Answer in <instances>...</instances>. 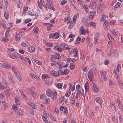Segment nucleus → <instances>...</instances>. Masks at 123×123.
I'll return each mask as SVG.
<instances>
[{"label": "nucleus", "instance_id": "f257e3e1", "mask_svg": "<svg viewBox=\"0 0 123 123\" xmlns=\"http://www.w3.org/2000/svg\"><path fill=\"white\" fill-rule=\"evenodd\" d=\"M27 90L29 93L34 98H36L37 97V95L35 92V90L34 87H31V88H27Z\"/></svg>", "mask_w": 123, "mask_h": 123}, {"label": "nucleus", "instance_id": "f03ea898", "mask_svg": "<svg viewBox=\"0 0 123 123\" xmlns=\"http://www.w3.org/2000/svg\"><path fill=\"white\" fill-rule=\"evenodd\" d=\"M75 22L72 21L71 19H69L68 21L67 22V23L69 24L68 27V28L70 29L72 28L73 26L75 25Z\"/></svg>", "mask_w": 123, "mask_h": 123}, {"label": "nucleus", "instance_id": "7ed1b4c3", "mask_svg": "<svg viewBox=\"0 0 123 123\" xmlns=\"http://www.w3.org/2000/svg\"><path fill=\"white\" fill-rule=\"evenodd\" d=\"M100 73L101 77L103 80L105 81L106 80L107 78L106 75V72L103 70H101L100 71Z\"/></svg>", "mask_w": 123, "mask_h": 123}, {"label": "nucleus", "instance_id": "20e7f679", "mask_svg": "<svg viewBox=\"0 0 123 123\" xmlns=\"http://www.w3.org/2000/svg\"><path fill=\"white\" fill-rule=\"evenodd\" d=\"M87 75L88 79L90 80H91L93 76V72L91 69H90L89 70Z\"/></svg>", "mask_w": 123, "mask_h": 123}, {"label": "nucleus", "instance_id": "39448f33", "mask_svg": "<svg viewBox=\"0 0 123 123\" xmlns=\"http://www.w3.org/2000/svg\"><path fill=\"white\" fill-rule=\"evenodd\" d=\"M105 8V6L103 5H99L97 7L98 11V12H100L101 11H103Z\"/></svg>", "mask_w": 123, "mask_h": 123}, {"label": "nucleus", "instance_id": "423d86ee", "mask_svg": "<svg viewBox=\"0 0 123 123\" xmlns=\"http://www.w3.org/2000/svg\"><path fill=\"white\" fill-rule=\"evenodd\" d=\"M97 3V1H93L92 4L89 6V8L92 9H94L96 8Z\"/></svg>", "mask_w": 123, "mask_h": 123}, {"label": "nucleus", "instance_id": "0eeeda50", "mask_svg": "<svg viewBox=\"0 0 123 123\" xmlns=\"http://www.w3.org/2000/svg\"><path fill=\"white\" fill-rule=\"evenodd\" d=\"M52 91L49 88H48L46 91V95L48 97H50L52 95Z\"/></svg>", "mask_w": 123, "mask_h": 123}, {"label": "nucleus", "instance_id": "6e6552de", "mask_svg": "<svg viewBox=\"0 0 123 123\" xmlns=\"http://www.w3.org/2000/svg\"><path fill=\"white\" fill-rule=\"evenodd\" d=\"M91 15H90L89 16V19L90 20H92L94 17V15H95L96 13V11H94L93 12H90Z\"/></svg>", "mask_w": 123, "mask_h": 123}, {"label": "nucleus", "instance_id": "1a4fd4ad", "mask_svg": "<svg viewBox=\"0 0 123 123\" xmlns=\"http://www.w3.org/2000/svg\"><path fill=\"white\" fill-rule=\"evenodd\" d=\"M28 50L29 52L33 53L35 51V49L34 47L31 46L29 47L28 49Z\"/></svg>", "mask_w": 123, "mask_h": 123}, {"label": "nucleus", "instance_id": "9d476101", "mask_svg": "<svg viewBox=\"0 0 123 123\" xmlns=\"http://www.w3.org/2000/svg\"><path fill=\"white\" fill-rule=\"evenodd\" d=\"M59 46L60 48L64 50L66 48H67V45L64 43H61Z\"/></svg>", "mask_w": 123, "mask_h": 123}, {"label": "nucleus", "instance_id": "9b49d317", "mask_svg": "<svg viewBox=\"0 0 123 123\" xmlns=\"http://www.w3.org/2000/svg\"><path fill=\"white\" fill-rule=\"evenodd\" d=\"M93 88L94 92L95 93L98 92L99 91V89L95 84L93 85Z\"/></svg>", "mask_w": 123, "mask_h": 123}, {"label": "nucleus", "instance_id": "f8f14e48", "mask_svg": "<svg viewBox=\"0 0 123 123\" xmlns=\"http://www.w3.org/2000/svg\"><path fill=\"white\" fill-rule=\"evenodd\" d=\"M80 32L81 34H85L86 31L85 29L84 28L83 26H82L81 27V29H80Z\"/></svg>", "mask_w": 123, "mask_h": 123}, {"label": "nucleus", "instance_id": "ddd939ff", "mask_svg": "<svg viewBox=\"0 0 123 123\" xmlns=\"http://www.w3.org/2000/svg\"><path fill=\"white\" fill-rule=\"evenodd\" d=\"M50 73L52 75L54 76L55 77L58 76L57 72H55L54 71H51L50 72Z\"/></svg>", "mask_w": 123, "mask_h": 123}, {"label": "nucleus", "instance_id": "4468645a", "mask_svg": "<svg viewBox=\"0 0 123 123\" xmlns=\"http://www.w3.org/2000/svg\"><path fill=\"white\" fill-rule=\"evenodd\" d=\"M22 111L20 110H19L17 111H16V114L17 116H19L23 114Z\"/></svg>", "mask_w": 123, "mask_h": 123}, {"label": "nucleus", "instance_id": "2eb2a0df", "mask_svg": "<svg viewBox=\"0 0 123 123\" xmlns=\"http://www.w3.org/2000/svg\"><path fill=\"white\" fill-rule=\"evenodd\" d=\"M76 95L75 96V98H77L80 97V95L81 94V91L79 90V89L76 90Z\"/></svg>", "mask_w": 123, "mask_h": 123}, {"label": "nucleus", "instance_id": "dca6fc26", "mask_svg": "<svg viewBox=\"0 0 123 123\" xmlns=\"http://www.w3.org/2000/svg\"><path fill=\"white\" fill-rule=\"evenodd\" d=\"M15 103L17 105H19L20 104V102L18 97H15Z\"/></svg>", "mask_w": 123, "mask_h": 123}, {"label": "nucleus", "instance_id": "f3484780", "mask_svg": "<svg viewBox=\"0 0 123 123\" xmlns=\"http://www.w3.org/2000/svg\"><path fill=\"white\" fill-rule=\"evenodd\" d=\"M15 37L16 41H18L20 40V36L19 35L17 32L16 33Z\"/></svg>", "mask_w": 123, "mask_h": 123}, {"label": "nucleus", "instance_id": "a211bd4d", "mask_svg": "<svg viewBox=\"0 0 123 123\" xmlns=\"http://www.w3.org/2000/svg\"><path fill=\"white\" fill-rule=\"evenodd\" d=\"M52 98L53 100L57 98V97L56 92H55L53 93Z\"/></svg>", "mask_w": 123, "mask_h": 123}, {"label": "nucleus", "instance_id": "6ab92c4d", "mask_svg": "<svg viewBox=\"0 0 123 123\" xmlns=\"http://www.w3.org/2000/svg\"><path fill=\"white\" fill-rule=\"evenodd\" d=\"M54 49L55 50H57L59 52H61L62 51V48H60L59 45H58L57 46H55L54 47Z\"/></svg>", "mask_w": 123, "mask_h": 123}, {"label": "nucleus", "instance_id": "aec40b11", "mask_svg": "<svg viewBox=\"0 0 123 123\" xmlns=\"http://www.w3.org/2000/svg\"><path fill=\"white\" fill-rule=\"evenodd\" d=\"M118 82L120 88L122 89L123 88V84L122 81L120 80H118Z\"/></svg>", "mask_w": 123, "mask_h": 123}, {"label": "nucleus", "instance_id": "412c9836", "mask_svg": "<svg viewBox=\"0 0 123 123\" xmlns=\"http://www.w3.org/2000/svg\"><path fill=\"white\" fill-rule=\"evenodd\" d=\"M96 101L99 103L100 105H101L102 104V102H101L100 100V99L99 97H97L96 98Z\"/></svg>", "mask_w": 123, "mask_h": 123}, {"label": "nucleus", "instance_id": "4be33fe9", "mask_svg": "<svg viewBox=\"0 0 123 123\" xmlns=\"http://www.w3.org/2000/svg\"><path fill=\"white\" fill-rule=\"evenodd\" d=\"M33 30L34 33L36 34H37L39 31L37 27L36 26L33 29Z\"/></svg>", "mask_w": 123, "mask_h": 123}, {"label": "nucleus", "instance_id": "5701e85b", "mask_svg": "<svg viewBox=\"0 0 123 123\" xmlns=\"http://www.w3.org/2000/svg\"><path fill=\"white\" fill-rule=\"evenodd\" d=\"M108 22L107 20H105L104 22V27L105 29H107V27H108L107 26L108 25Z\"/></svg>", "mask_w": 123, "mask_h": 123}, {"label": "nucleus", "instance_id": "b1692460", "mask_svg": "<svg viewBox=\"0 0 123 123\" xmlns=\"http://www.w3.org/2000/svg\"><path fill=\"white\" fill-rule=\"evenodd\" d=\"M117 102L119 107L121 108H122L123 109V105L121 104V103L120 102V101L119 100H118L117 101Z\"/></svg>", "mask_w": 123, "mask_h": 123}, {"label": "nucleus", "instance_id": "393cba45", "mask_svg": "<svg viewBox=\"0 0 123 123\" xmlns=\"http://www.w3.org/2000/svg\"><path fill=\"white\" fill-rule=\"evenodd\" d=\"M53 37L54 39L58 38L59 37V35L57 33H53Z\"/></svg>", "mask_w": 123, "mask_h": 123}, {"label": "nucleus", "instance_id": "a878e982", "mask_svg": "<svg viewBox=\"0 0 123 123\" xmlns=\"http://www.w3.org/2000/svg\"><path fill=\"white\" fill-rule=\"evenodd\" d=\"M54 55L55 58L57 59H59L61 58V56L58 53H56Z\"/></svg>", "mask_w": 123, "mask_h": 123}, {"label": "nucleus", "instance_id": "bb28decb", "mask_svg": "<svg viewBox=\"0 0 123 123\" xmlns=\"http://www.w3.org/2000/svg\"><path fill=\"white\" fill-rule=\"evenodd\" d=\"M98 38V37L97 36H96L95 37L94 42L95 44H96L98 42L99 40Z\"/></svg>", "mask_w": 123, "mask_h": 123}, {"label": "nucleus", "instance_id": "cd10ccee", "mask_svg": "<svg viewBox=\"0 0 123 123\" xmlns=\"http://www.w3.org/2000/svg\"><path fill=\"white\" fill-rule=\"evenodd\" d=\"M58 73V76L59 75H63V72L62 69H60L58 71V72H57Z\"/></svg>", "mask_w": 123, "mask_h": 123}, {"label": "nucleus", "instance_id": "c85d7f7f", "mask_svg": "<svg viewBox=\"0 0 123 123\" xmlns=\"http://www.w3.org/2000/svg\"><path fill=\"white\" fill-rule=\"evenodd\" d=\"M81 39L80 37H78L76 41V44H78L79 43Z\"/></svg>", "mask_w": 123, "mask_h": 123}, {"label": "nucleus", "instance_id": "c756f323", "mask_svg": "<svg viewBox=\"0 0 123 123\" xmlns=\"http://www.w3.org/2000/svg\"><path fill=\"white\" fill-rule=\"evenodd\" d=\"M101 18L100 19V20L102 22H103L106 19V17L105 15L103 14L102 15Z\"/></svg>", "mask_w": 123, "mask_h": 123}, {"label": "nucleus", "instance_id": "7c9ffc66", "mask_svg": "<svg viewBox=\"0 0 123 123\" xmlns=\"http://www.w3.org/2000/svg\"><path fill=\"white\" fill-rule=\"evenodd\" d=\"M55 55H52L51 56V60L52 62H54L55 61Z\"/></svg>", "mask_w": 123, "mask_h": 123}, {"label": "nucleus", "instance_id": "2f4dec72", "mask_svg": "<svg viewBox=\"0 0 123 123\" xmlns=\"http://www.w3.org/2000/svg\"><path fill=\"white\" fill-rule=\"evenodd\" d=\"M114 85V83L111 80L109 81V86L111 87Z\"/></svg>", "mask_w": 123, "mask_h": 123}, {"label": "nucleus", "instance_id": "473e14b6", "mask_svg": "<svg viewBox=\"0 0 123 123\" xmlns=\"http://www.w3.org/2000/svg\"><path fill=\"white\" fill-rule=\"evenodd\" d=\"M48 8L49 9H51L53 11H55V9L50 4H49L48 5Z\"/></svg>", "mask_w": 123, "mask_h": 123}, {"label": "nucleus", "instance_id": "72a5a7b5", "mask_svg": "<svg viewBox=\"0 0 123 123\" xmlns=\"http://www.w3.org/2000/svg\"><path fill=\"white\" fill-rule=\"evenodd\" d=\"M28 7L27 6L24 7L23 8V13H24V12L27 11L28 10Z\"/></svg>", "mask_w": 123, "mask_h": 123}, {"label": "nucleus", "instance_id": "f704fd0d", "mask_svg": "<svg viewBox=\"0 0 123 123\" xmlns=\"http://www.w3.org/2000/svg\"><path fill=\"white\" fill-rule=\"evenodd\" d=\"M42 117L43 119V121L45 123H47V122L48 121L46 117L43 116H42Z\"/></svg>", "mask_w": 123, "mask_h": 123}, {"label": "nucleus", "instance_id": "c9c22d12", "mask_svg": "<svg viewBox=\"0 0 123 123\" xmlns=\"http://www.w3.org/2000/svg\"><path fill=\"white\" fill-rule=\"evenodd\" d=\"M9 14L7 12H5L4 13V16L5 18L7 19L8 18Z\"/></svg>", "mask_w": 123, "mask_h": 123}, {"label": "nucleus", "instance_id": "e433bc0d", "mask_svg": "<svg viewBox=\"0 0 123 123\" xmlns=\"http://www.w3.org/2000/svg\"><path fill=\"white\" fill-rule=\"evenodd\" d=\"M88 25L92 26H94L96 25L95 23L92 22L89 23Z\"/></svg>", "mask_w": 123, "mask_h": 123}, {"label": "nucleus", "instance_id": "4c0bfd02", "mask_svg": "<svg viewBox=\"0 0 123 123\" xmlns=\"http://www.w3.org/2000/svg\"><path fill=\"white\" fill-rule=\"evenodd\" d=\"M47 78H48V74H43L42 76V78L43 79Z\"/></svg>", "mask_w": 123, "mask_h": 123}, {"label": "nucleus", "instance_id": "58836bf2", "mask_svg": "<svg viewBox=\"0 0 123 123\" xmlns=\"http://www.w3.org/2000/svg\"><path fill=\"white\" fill-rule=\"evenodd\" d=\"M70 69L72 70L74 69L75 68V66L74 65L73 63H70Z\"/></svg>", "mask_w": 123, "mask_h": 123}, {"label": "nucleus", "instance_id": "ea45409f", "mask_svg": "<svg viewBox=\"0 0 123 123\" xmlns=\"http://www.w3.org/2000/svg\"><path fill=\"white\" fill-rule=\"evenodd\" d=\"M55 66L57 67L58 68H61L62 67L61 64L58 63V62H56V64H55Z\"/></svg>", "mask_w": 123, "mask_h": 123}, {"label": "nucleus", "instance_id": "a19ab883", "mask_svg": "<svg viewBox=\"0 0 123 123\" xmlns=\"http://www.w3.org/2000/svg\"><path fill=\"white\" fill-rule=\"evenodd\" d=\"M41 4H42L44 8L47 7V6L45 5L44 1L42 0H40Z\"/></svg>", "mask_w": 123, "mask_h": 123}, {"label": "nucleus", "instance_id": "79ce46f5", "mask_svg": "<svg viewBox=\"0 0 123 123\" xmlns=\"http://www.w3.org/2000/svg\"><path fill=\"white\" fill-rule=\"evenodd\" d=\"M79 17V15H74L73 17V21L74 22H75V20L76 18L77 17L78 18Z\"/></svg>", "mask_w": 123, "mask_h": 123}, {"label": "nucleus", "instance_id": "37998d69", "mask_svg": "<svg viewBox=\"0 0 123 123\" xmlns=\"http://www.w3.org/2000/svg\"><path fill=\"white\" fill-rule=\"evenodd\" d=\"M8 51L9 52H12L14 51L15 49L13 48H9L8 49Z\"/></svg>", "mask_w": 123, "mask_h": 123}, {"label": "nucleus", "instance_id": "c03bdc74", "mask_svg": "<svg viewBox=\"0 0 123 123\" xmlns=\"http://www.w3.org/2000/svg\"><path fill=\"white\" fill-rule=\"evenodd\" d=\"M25 58L26 60L30 64H31V60L28 57H26Z\"/></svg>", "mask_w": 123, "mask_h": 123}, {"label": "nucleus", "instance_id": "a18cd8bd", "mask_svg": "<svg viewBox=\"0 0 123 123\" xmlns=\"http://www.w3.org/2000/svg\"><path fill=\"white\" fill-rule=\"evenodd\" d=\"M6 92L7 93V94L8 93H10V88H6Z\"/></svg>", "mask_w": 123, "mask_h": 123}, {"label": "nucleus", "instance_id": "49530a36", "mask_svg": "<svg viewBox=\"0 0 123 123\" xmlns=\"http://www.w3.org/2000/svg\"><path fill=\"white\" fill-rule=\"evenodd\" d=\"M121 4L119 2H117L115 5V7L116 8L118 7Z\"/></svg>", "mask_w": 123, "mask_h": 123}, {"label": "nucleus", "instance_id": "de8ad7c7", "mask_svg": "<svg viewBox=\"0 0 123 123\" xmlns=\"http://www.w3.org/2000/svg\"><path fill=\"white\" fill-rule=\"evenodd\" d=\"M9 80L10 81H11L12 83L13 84H15V83L13 80V78L12 77L9 78Z\"/></svg>", "mask_w": 123, "mask_h": 123}, {"label": "nucleus", "instance_id": "09e8293b", "mask_svg": "<svg viewBox=\"0 0 123 123\" xmlns=\"http://www.w3.org/2000/svg\"><path fill=\"white\" fill-rule=\"evenodd\" d=\"M12 107L13 110L14 111H16L17 109V106L15 105H13Z\"/></svg>", "mask_w": 123, "mask_h": 123}, {"label": "nucleus", "instance_id": "8fccbe9b", "mask_svg": "<svg viewBox=\"0 0 123 123\" xmlns=\"http://www.w3.org/2000/svg\"><path fill=\"white\" fill-rule=\"evenodd\" d=\"M69 71L67 70H65L63 72V75L68 74L69 73Z\"/></svg>", "mask_w": 123, "mask_h": 123}, {"label": "nucleus", "instance_id": "3c124183", "mask_svg": "<svg viewBox=\"0 0 123 123\" xmlns=\"http://www.w3.org/2000/svg\"><path fill=\"white\" fill-rule=\"evenodd\" d=\"M78 4L80 5H81L82 3V0H77Z\"/></svg>", "mask_w": 123, "mask_h": 123}, {"label": "nucleus", "instance_id": "603ef678", "mask_svg": "<svg viewBox=\"0 0 123 123\" xmlns=\"http://www.w3.org/2000/svg\"><path fill=\"white\" fill-rule=\"evenodd\" d=\"M6 64L5 63H3V64H0V66L1 67H3L4 68H5Z\"/></svg>", "mask_w": 123, "mask_h": 123}, {"label": "nucleus", "instance_id": "864d4df0", "mask_svg": "<svg viewBox=\"0 0 123 123\" xmlns=\"http://www.w3.org/2000/svg\"><path fill=\"white\" fill-rule=\"evenodd\" d=\"M67 112L68 110L67 108L66 107H65L64 109V113L66 114V113H67Z\"/></svg>", "mask_w": 123, "mask_h": 123}, {"label": "nucleus", "instance_id": "5fc2aeb1", "mask_svg": "<svg viewBox=\"0 0 123 123\" xmlns=\"http://www.w3.org/2000/svg\"><path fill=\"white\" fill-rule=\"evenodd\" d=\"M5 88V87L4 85H2L0 82V89H3Z\"/></svg>", "mask_w": 123, "mask_h": 123}, {"label": "nucleus", "instance_id": "6e6d98bb", "mask_svg": "<svg viewBox=\"0 0 123 123\" xmlns=\"http://www.w3.org/2000/svg\"><path fill=\"white\" fill-rule=\"evenodd\" d=\"M44 25H48V26L49 27H52L53 26V25H52L51 24H49V23H44Z\"/></svg>", "mask_w": 123, "mask_h": 123}, {"label": "nucleus", "instance_id": "4d7b16f0", "mask_svg": "<svg viewBox=\"0 0 123 123\" xmlns=\"http://www.w3.org/2000/svg\"><path fill=\"white\" fill-rule=\"evenodd\" d=\"M70 122L71 123H76L74 119L73 118H70Z\"/></svg>", "mask_w": 123, "mask_h": 123}, {"label": "nucleus", "instance_id": "13d9d810", "mask_svg": "<svg viewBox=\"0 0 123 123\" xmlns=\"http://www.w3.org/2000/svg\"><path fill=\"white\" fill-rule=\"evenodd\" d=\"M46 45H47V46L49 47L52 45V44L49 43H46Z\"/></svg>", "mask_w": 123, "mask_h": 123}, {"label": "nucleus", "instance_id": "bf43d9fd", "mask_svg": "<svg viewBox=\"0 0 123 123\" xmlns=\"http://www.w3.org/2000/svg\"><path fill=\"white\" fill-rule=\"evenodd\" d=\"M70 1L71 2V4L72 6H73L75 4L74 0H70Z\"/></svg>", "mask_w": 123, "mask_h": 123}, {"label": "nucleus", "instance_id": "052dcab7", "mask_svg": "<svg viewBox=\"0 0 123 123\" xmlns=\"http://www.w3.org/2000/svg\"><path fill=\"white\" fill-rule=\"evenodd\" d=\"M35 61L36 62V63L39 65H41L42 64V63L40 62L38 60H35Z\"/></svg>", "mask_w": 123, "mask_h": 123}, {"label": "nucleus", "instance_id": "680f3d73", "mask_svg": "<svg viewBox=\"0 0 123 123\" xmlns=\"http://www.w3.org/2000/svg\"><path fill=\"white\" fill-rule=\"evenodd\" d=\"M11 65L9 64H6L5 68L7 69H9L11 67Z\"/></svg>", "mask_w": 123, "mask_h": 123}, {"label": "nucleus", "instance_id": "e2e57ef3", "mask_svg": "<svg viewBox=\"0 0 123 123\" xmlns=\"http://www.w3.org/2000/svg\"><path fill=\"white\" fill-rule=\"evenodd\" d=\"M81 5V7L82 8L84 9L86 7L85 4H83V3H82Z\"/></svg>", "mask_w": 123, "mask_h": 123}, {"label": "nucleus", "instance_id": "0e129e2a", "mask_svg": "<svg viewBox=\"0 0 123 123\" xmlns=\"http://www.w3.org/2000/svg\"><path fill=\"white\" fill-rule=\"evenodd\" d=\"M51 118L52 120L56 121V119L55 118V117L54 116L51 115Z\"/></svg>", "mask_w": 123, "mask_h": 123}, {"label": "nucleus", "instance_id": "69168bd1", "mask_svg": "<svg viewBox=\"0 0 123 123\" xmlns=\"http://www.w3.org/2000/svg\"><path fill=\"white\" fill-rule=\"evenodd\" d=\"M18 55H17L18 56V58H19L20 60H23V57H22V56L19 54H18Z\"/></svg>", "mask_w": 123, "mask_h": 123}, {"label": "nucleus", "instance_id": "338daca9", "mask_svg": "<svg viewBox=\"0 0 123 123\" xmlns=\"http://www.w3.org/2000/svg\"><path fill=\"white\" fill-rule=\"evenodd\" d=\"M67 2V1L65 0H63L61 1V4L62 5H64Z\"/></svg>", "mask_w": 123, "mask_h": 123}, {"label": "nucleus", "instance_id": "774afa93", "mask_svg": "<svg viewBox=\"0 0 123 123\" xmlns=\"http://www.w3.org/2000/svg\"><path fill=\"white\" fill-rule=\"evenodd\" d=\"M12 69L13 71L14 72H16L17 71V69L14 67H12Z\"/></svg>", "mask_w": 123, "mask_h": 123}]
</instances>
